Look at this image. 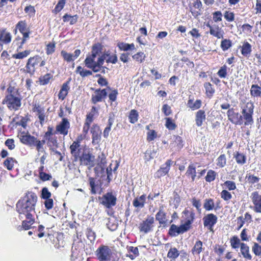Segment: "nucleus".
Segmentation results:
<instances>
[{"mask_svg": "<svg viewBox=\"0 0 261 261\" xmlns=\"http://www.w3.org/2000/svg\"><path fill=\"white\" fill-rule=\"evenodd\" d=\"M37 201V196L35 193L28 192L18 201L16 205V211L19 213L20 219L33 217L35 214V207Z\"/></svg>", "mask_w": 261, "mask_h": 261, "instance_id": "f257e3e1", "label": "nucleus"}, {"mask_svg": "<svg viewBox=\"0 0 261 261\" xmlns=\"http://www.w3.org/2000/svg\"><path fill=\"white\" fill-rule=\"evenodd\" d=\"M254 105L252 103L248 102L245 107L242 109V114L243 118L245 119V125H252L253 123V114Z\"/></svg>", "mask_w": 261, "mask_h": 261, "instance_id": "f03ea898", "label": "nucleus"}, {"mask_svg": "<svg viewBox=\"0 0 261 261\" xmlns=\"http://www.w3.org/2000/svg\"><path fill=\"white\" fill-rule=\"evenodd\" d=\"M6 103L8 108L12 110H17L21 105V98L9 94L6 96L3 101V103Z\"/></svg>", "mask_w": 261, "mask_h": 261, "instance_id": "7ed1b4c3", "label": "nucleus"}, {"mask_svg": "<svg viewBox=\"0 0 261 261\" xmlns=\"http://www.w3.org/2000/svg\"><path fill=\"white\" fill-rule=\"evenodd\" d=\"M98 200L100 204L107 208H110L116 204V196L113 194L112 192H107L102 197H99Z\"/></svg>", "mask_w": 261, "mask_h": 261, "instance_id": "20e7f679", "label": "nucleus"}, {"mask_svg": "<svg viewBox=\"0 0 261 261\" xmlns=\"http://www.w3.org/2000/svg\"><path fill=\"white\" fill-rule=\"evenodd\" d=\"M154 222V217L148 216L147 218L143 221L139 225V230L144 233H147L152 230L153 223Z\"/></svg>", "mask_w": 261, "mask_h": 261, "instance_id": "39448f33", "label": "nucleus"}, {"mask_svg": "<svg viewBox=\"0 0 261 261\" xmlns=\"http://www.w3.org/2000/svg\"><path fill=\"white\" fill-rule=\"evenodd\" d=\"M155 220L158 221L160 226L158 227H163L166 228L168 226V220L167 218V213L164 210L163 205H160L159 211L155 215Z\"/></svg>", "mask_w": 261, "mask_h": 261, "instance_id": "423d86ee", "label": "nucleus"}, {"mask_svg": "<svg viewBox=\"0 0 261 261\" xmlns=\"http://www.w3.org/2000/svg\"><path fill=\"white\" fill-rule=\"evenodd\" d=\"M95 253L99 261H106L109 259L111 251L108 246L101 245L97 248Z\"/></svg>", "mask_w": 261, "mask_h": 261, "instance_id": "0eeeda50", "label": "nucleus"}, {"mask_svg": "<svg viewBox=\"0 0 261 261\" xmlns=\"http://www.w3.org/2000/svg\"><path fill=\"white\" fill-rule=\"evenodd\" d=\"M41 57L38 55H36L33 57H30L27 62L25 66L27 73L31 75H33L35 72L36 66L41 61Z\"/></svg>", "mask_w": 261, "mask_h": 261, "instance_id": "6e6552de", "label": "nucleus"}, {"mask_svg": "<svg viewBox=\"0 0 261 261\" xmlns=\"http://www.w3.org/2000/svg\"><path fill=\"white\" fill-rule=\"evenodd\" d=\"M228 119L235 125H242L243 123V116L234 112L233 108L229 109L227 112Z\"/></svg>", "mask_w": 261, "mask_h": 261, "instance_id": "1a4fd4ad", "label": "nucleus"}, {"mask_svg": "<svg viewBox=\"0 0 261 261\" xmlns=\"http://www.w3.org/2000/svg\"><path fill=\"white\" fill-rule=\"evenodd\" d=\"M202 220L204 226L211 231H213V227L217 222V217L214 214L210 213L203 217Z\"/></svg>", "mask_w": 261, "mask_h": 261, "instance_id": "9d476101", "label": "nucleus"}, {"mask_svg": "<svg viewBox=\"0 0 261 261\" xmlns=\"http://www.w3.org/2000/svg\"><path fill=\"white\" fill-rule=\"evenodd\" d=\"M189 230L184 225L177 226L174 224H171L168 230V234L171 237H175L180 234L187 232Z\"/></svg>", "mask_w": 261, "mask_h": 261, "instance_id": "9b49d317", "label": "nucleus"}, {"mask_svg": "<svg viewBox=\"0 0 261 261\" xmlns=\"http://www.w3.org/2000/svg\"><path fill=\"white\" fill-rule=\"evenodd\" d=\"M95 156L90 152H83L81 156L80 164L85 166L93 167Z\"/></svg>", "mask_w": 261, "mask_h": 261, "instance_id": "f8f14e48", "label": "nucleus"}, {"mask_svg": "<svg viewBox=\"0 0 261 261\" xmlns=\"http://www.w3.org/2000/svg\"><path fill=\"white\" fill-rule=\"evenodd\" d=\"M108 95L106 89H97L95 91V94L92 95L91 97V102L93 104L101 102L102 99L106 97Z\"/></svg>", "mask_w": 261, "mask_h": 261, "instance_id": "ddd939ff", "label": "nucleus"}, {"mask_svg": "<svg viewBox=\"0 0 261 261\" xmlns=\"http://www.w3.org/2000/svg\"><path fill=\"white\" fill-rule=\"evenodd\" d=\"M70 128V123L66 118H63L62 121L56 126V130L60 134L66 136L68 133Z\"/></svg>", "mask_w": 261, "mask_h": 261, "instance_id": "4468645a", "label": "nucleus"}, {"mask_svg": "<svg viewBox=\"0 0 261 261\" xmlns=\"http://www.w3.org/2000/svg\"><path fill=\"white\" fill-rule=\"evenodd\" d=\"M252 201L254 205L253 210L256 213H261V195L257 191L252 193L251 195Z\"/></svg>", "mask_w": 261, "mask_h": 261, "instance_id": "2eb2a0df", "label": "nucleus"}, {"mask_svg": "<svg viewBox=\"0 0 261 261\" xmlns=\"http://www.w3.org/2000/svg\"><path fill=\"white\" fill-rule=\"evenodd\" d=\"M172 164V161L171 160H168L156 172L155 174V176L157 178H160L166 175L169 172Z\"/></svg>", "mask_w": 261, "mask_h": 261, "instance_id": "dca6fc26", "label": "nucleus"}, {"mask_svg": "<svg viewBox=\"0 0 261 261\" xmlns=\"http://www.w3.org/2000/svg\"><path fill=\"white\" fill-rule=\"evenodd\" d=\"M92 134V143L98 144L100 140V132L99 127L96 125H93L90 130Z\"/></svg>", "mask_w": 261, "mask_h": 261, "instance_id": "f3484780", "label": "nucleus"}, {"mask_svg": "<svg viewBox=\"0 0 261 261\" xmlns=\"http://www.w3.org/2000/svg\"><path fill=\"white\" fill-rule=\"evenodd\" d=\"M193 7L195 9H198V11L193 10V8L191 6H189L190 11L192 14V15L195 17L197 18L198 16L201 15V9L202 7V4L200 0H196L193 4Z\"/></svg>", "mask_w": 261, "mask_h": 261, "instance_id": "a211bd4d", "label": "nucleus"}, {"mask_svg": "<svg viewBox=\"0 0 261 261\" xmlns=\"http://www.w3.org/2000/svg\"><path fill=\"white\" fill-rule=\"evenodd\" d=\"M205 119L206 115L204 110H200L196 113L195 123L197 126H201Z\"/></svg>", "mask_w": 261, "mask_h": 261, "instance_id": "6ab92c4d", "label": "nucleus"}, {"mask_svg": "<svg viewBox=\"0 0 261 261\" xmlns=\"http://www.w3.org/2000/svg\"><path fill=\"white\" fill-rule=\"evenodd\" d=\"M194 98L189 96L187 106L188 108H190L192 110H195L201 108L202 105V101L200 99H197L193 102Z\"/></svg>", "mask_w": 261, "mask_h": 261, "instance_id": "aec40b11", "label": "nucleus"}, {"mask_svg": "<svg viewBox=\"0 0 261 261\" xmlns=\"http://www.w3.org/2000/svg\"><path fill=\"white\" fill-rule=\"evenodd\" d=\"M20 140L23 144L30 146L35 145V142H36V138L30 134L21 136Z\"/></svg>", "mask_w": 261, "mask_h": 261, "instance_id": "412c9836", "label": "nucleus"}, {"mask_svg": "<svg viewBox=\"0 0 261 261\" xmlns=\"http://www.w3.org/2000/svg\"><path fill=\"white\" fill-rule=\"evenodd\" d=\"M203 250L202 242L198 240L196 241L192 248L191 253L193 255H199Z\"/></svg>", "mask_w": 261, "mask_h": 261, "instance_id": "4be33fe9", "label": "nucleus"}, {"mask_svg": "<svg viewBox=\"0 0 261 261\" xmlns=\"http://www.w3.org/2000/svg\"><path fill=\"white\" fill-rule=\"evenodd\" d=\"M146 200V195L143 194L139 197L135 198L133 200V204L135 207L142 208L144 206Z\"/></svg>", "mask_w": 261, "mask_h": 261, "instance_id": "5701e85b", "label": "nucleus"}, {"mask_svg": "<svg viewBox=\"0 0 261 261\" xmlns=\"http://www.w3.org/2000/svg\"><path fill=\"white\" fill-rule=\"evenodd\" d=\"M240 251L245 258L248 260L252 259V256L249 253V247L247 244L242 243L241 244V247H240Z\"/></svg>", "mask_w": 261, "mask_h": 261, "instance_id": "b1692460", "label": "nucleus"}, {"mask_svg": "<svg viewBox=\"0 0 261 261\" xmlns=\"http://www.w3.org/2000/svg\"><path fill=\"white\" fill-rule=\"evenodd\" d=\"M18 30L20 33H24V32L28 30L27 23L25 20H20L15 25L14 29V33L16 34Z\"/></svg>", "mask_w": 261, "mask_h": 261, "instance_id": "393cba45", "label": "nucleus"}, {"mask_svg": "<svg viewBox=\"0 0 261 261\" xmlns=\"http://www.w3.org/2000/svg\"><path fill=\"white\" fill-rule=\"evenodd\" d=\"M114 118L113 116L110 115L109 117L108 124L106 127L105 128L103 135L104 138H107L109 135L111 129V126L114 123Z\"/></svg>", "mask_w": 261, "mask_h": 261, "instance_id": "a878e982", "label": "nucleus"}, {"mask_svg": "<svg viewBox=\"0 0 261 261\" xmlns=\"http://www.w3.org/2000/svg\"><path fill=\"white\" fill-rule=\"evenodd\" d=\"M195 218V214L193 211H191L190 214L187 217L186 221L184 223V225L189 230L192 227V224L194 222Z\"/></svg>", "mask_w": 261, "mask_h": 261, "instance_id": "bb28decb", "label": "nucleus"}, {"mask_svg": "<svg viewBox=\"0 0 261 261\" xmlns=\"http://www.w3.org/2000/svg\"><path fill=\"white\" fill-rule=\"evenodd\" d=\"M25 220L22 222V228L24 230H29L31 228V225L34 223L35 219L34 217H29L25 218Z\"/></svg>", "mask_w": 261, "mask_h": 261, "instance_id": "cd10ccee", "label": "nucleus"}, {"mask_svg": "<svg viewBox=\"0 0 261 261\" xmlns=\"http://www.w3.org/2000/svg\"><path fill=\"white\" fill-rule=\"evenodd\" d=\"M230 245L232 248L234 249H238L240 247H241V241L239 237L237 236H233L230 239Z\"/></svg>", "mask_w": 261, "mask_h": 261, "instance_id": "c85d7f7f", "label": "nucleus"}, {"mask_svg": "<svg viewBox=\"0 0 261 261\" xmlns=\"http://www.w3.org/2000/svg\"><path fill=\"white\" fill-rule=\"evenodd\" d=\"M204 88L205 90V94L208 98H211L215 92V89L210 83H205Z\"/></svg>", "mask_w": 261, "mask_h": 261, "instance_id": "c756f323", "label": "nucleus"}, {"mask_svg": "<svg viewBox=\"0 0 261 261\" xmlns=\"http://www.w3.org/2000/svg\"><path fill=\"white\" fill-rule=\"evenodd\" d=\"M203 207L207 211H211L214 209L215 203L212 198L205 199L204 200Z\"/></svg>", "mask_w": 261, "mask_h": 261, "instance_id": "7c9ffc66", "label": "nucleus"}, {"mask_svg": "<svg viewBox=\"0 0 261 261\" xmlns=\"http://www.w3.org/2000/svg\"><path fill=\"white\" fill-rule=\"evenodd\" d=\"M250 94L253 97H259L261 95V87L257 85H252L251 87Z\"/></svg>", "mask_w": 261, "mask_h": 261, "instance_id": "2f4dec72", "label": "nucleus"}, {"mask_svg": "<svg viewBox=\"0 0 261 261\" xmlns=\"http://www.w3.org/2000/svg\"><path fill=\"white\" fill-rule=\"evenodd\" d=\"M234 158H235L237 163L239 164L243 165L246 162V156L243 153L237 152L236 154L234 155Z\"/></svg>", "mask_w": 261, "mask_h": 261, "instance_id": "473e14b6", "label": "nucleus"}, {"mask_svg": "<svg viewBox=\"0 0 261 261\" xmlns=\"http://www.w3.org/2000/svg\"><path fill=\"white\" fill-rule=\"evenodd\" d=\"M251 219H252L251 215L250 214H249L248 213H246L245 214V218H244L242 216L239 217L237 218L238 223H239V221H241V224L239 226V227L238 228V229L239 230L241 227H242V226H243V225L245 223V220L246 221H251Z\"/></svg>", "mask_w": 261, "mask_h": 261, "instance_id": "72a5a7b5", "label": "nucleus"}, {"mask_svg": "<svg viewBox=\"0 0 261 261\" xmlns=\"http://www.w3.org/2000/svg\"><path fill=\"white\" fill-rule=\"evenodd\" d=\"M179 255V251L178 250L175 248V247H171L168 253H167V257L169 258H171L173 260H175L176 258H177Z\"/></svg>", "mask_w": 261, "mask_h": 261, "instance_id": "f704fd0d", "label": "nucleus"}, {"mask_svg": "<svg viewBox=\"0 0 261 261\" xmlns=\"http://www.w3.org/2000/svg\"><path fill=\"white\" fill-rule=\"evenodd\" d=\"M251 51V46L247 42H245L241 49V53L244 56H247Z\"/></svg>", "mask_w": 261, "mask_h": 261, "instance_id": "c9c22d12", "label": "nucleus"}, {"mask_svg": "<svg viewBox=\"0 0 261 261\" xmlns=\"http://www.w3.org/2000/svg\"><path fill=\"white\" fill-rule=\"evenodd\" d=\"M52 77L53 75L50 73H46L43 76H41L39 79L40 84L41 85H47Z\"/></svg>", "mask_w": 261, "mask_h": 261, "instance_id": "e433bc0d", "label": "nucleus"}, {"mask_svg": "<svg viewBox=\"0 0 261 261\" xmlns=\"http://www.w3.org/2000/svg\"><path fill=\"white\" fill-rule=\"evenodd\" d=\"M30 53V50H25L23 51L13 54L12 57L14 59H22L28 56Z\"/></svg>", "mask_w": 261, "mask_h": 261, "instance_id": "4c0bfd02", "label": "nucleus"}, {"mask_svg": "<svg viewBox=\"0 0 261 261\" xmlns=\"http://www.w3.org/2000/svg\"><path fill=\"white\" fill-rule=\"evenodd\" d=\"M232 46V42L229 39H225L221 41V48L223 51L228 50Z\"/></svg>", "mask_w": 261, "mask_h": 261, "instance_id": "58836bf2", "label": "nucleus"}, {"mask_svg": "<svg viewBox=\"0 0 261 261\" xmlns=\"http://www.w3.org/2000/svg\"><path fill=\"white\" fill-rule=\"evenodd\" d=\"M66 2V0H59L55 9L53 10V12L57 14L60 12L63 9Z\"/></svg>", "mask_w": 261, "mask_h": 261, "instance_id": "ea45409f", "label": "nucleus"}, {"mask_svg": "<svg viewBox=\"0 0 261 261\" xmlns=\"http://www.w3.org/2000/svg\"><path fill=\"white\" fill-rule=\"evenodd\" d=\"M216 175L217 173L215 171L212 170H208L205 177V180L208 182L214 181L216 178Z\"/></svg>", "mask_w": 261, "mask_h": 261, "instance_id": "a19ab883", "label": "nucleus"}, {"mask_svg": "<svg viewBox=\"0 0 261 261\" xmlns=\"http://www.w3.org/2000/svg\"><path fill=\"white\" fill-rule=\"evenodd\" d=\"M138 113L136 110H132L129 113V119L131 123H135L138 121Z\"/></svg>", "mask_w": 261, "mask_h": 261, "instance_id": "79ce46f5", "label": "nucleus"}, {"mask_svg": "<svg viewBox=\"0 0 261 261\" xmlns=\"http://www.w3.org/2000/svg\"><path fill=\"white\" fill-rule=\"evenodd\" d=\"M102 50V45L99 43H97L94 44L92 46L91 52L97 55H99L101 53Z\"/></svg>", "mask_w": 261, "mask_h": 261, "instance_id": "37998d69", "label": "nucleus"}, {"mask_svg": "<svg viewBox=\"0 0 261 261\" xmlns=\"http://www.w3.org/2000/svg\"><path fill=\"white\" fill-rule=\"evenodd\" d=\"M166 119V127L169 130H174L175 129L176 125L174 122H173L171 118L167 117Z\"/></svg>", "mask_w": 261, "mask_h": 261, "instance_id": "c03bdc74", "label": "nucleus"}, {"mask_svg": "<svg viewBox=\"0 0 261 261\" xmlns=\"http://www.w3.org/2000/svg\"><path fill=\"white\" fill-rule=\"evenodd\" d=\"M51 193L48 191L47 188L43 187L41 191V198L44 200L50 198Z\"/></svg>", "mask_w": 261, "mask_h": 261, "instance_id": "a18cd8bd", "label": "nucleus"}, {"mask_svg": "<svg viewBox=\"0 0 261 261\" xmlns=\"http://www.w3.org/2000/svg\"><path fill=\"white\" fill-rule=\"evenodd\" d=\"M86 236L87 239L90 241L91 243L94 242L95 240L96 234L91 228H88L87 229Z\"/></svg>", "mask_w": 261, "mask_h": 261, "instance_id": "49530a36", "label": "nucleus"}, {"mask_svg": "<svg viewBox=\"0 0 261 261\" xmlns=\"http://www.w3.org/2000/svg\"><path fill=\"white\" fill-rule=\"evenodd\" d=\"M61 54L64 60L67 62H70L74 60L73 58V54H72L68 53L65 50H62Z\"/></svg>", "mask_w": 261, "mask_h": 261, "instance_id": "de8ad7c7", "label": "nucleus"}, {"mask_svg": "<svg viewBox=\"0 0 261 261\" xmlns=\"http://www.w3.org/2000/svg\"><path fill=\"white\" fill-rule=\"evenodd\" d=\"M98 55H97L96 54H95L91 52V55L87 56L84 61V63L85 65L93 63L95 61V58Z\"/></svg>", "mask_w": 261, "mask_h": 261, "instance_id": "09e8293b", "label": "nucleus"}, {"mask_svg": "<svg viewBox=\"0 0 261 261\" xmlns=\"http://www.w3.org/2000/svg\"><path fill=\"white\" fill-rule=\"evenodd\" d=\"M133 59L137 61L142 63L145 60L146 55L143 52H138L132 56Z\"/></svg>", "mask_w": 261, "mask_h": 261, "instance_id": "8fccbe9b", "label": "nucleus"}, {"mask_svg": "<svg viewBox=\"0 0 261 261\" xmlns=\"http://www.w3.org/2000/svg\"><path fill=\"white\" fill-rule=\"evenodd\" d=\"M14 160L12 158H8L4 162V166L8 170L12 169L14 166L13 162Z\"/></svg>", "mask_w": 261, "mask_h": 261, "instance_id": "3c124183", "label": "nucleus"}, {"mask_svg": "<svg viewBox=\"0 0 261 261\" xmlns=\"http://www.w3.org/2000/svg\"><path fill=\"white\" fill-rule=\"evenodd\" d=\"M96 176H102L105 172V167L101 164H98L94 169Z\"/></svg>", "mask_w": 261, "mask_h": 261, "instance_id": "603ef678", "label": "nucleus"}, {"mask_svg": "<svg viewBox=\"0 0 261 261\" xmlns=\"http://www.w3.org/2000/svg\"><path fill=\"white\" fill-rule=\"evenodd\" d=\"M157 137V133L153 129L149 130L147 133V140L149 142L153 141Z\"/></svg>", "mask_w": 261, "mask_h": 261, "instance_id": "864d4df0", "label": "nucleus"}, {"mask_svg": "<svg viewBox=\"0 0 261 261\" xmlns=\"http://www.w3.org/2000/svg\"><path fill=\"white\" fill-rule=\"evenodd\" d=\"M227 66L226 65H224L220 67L217 72V74L221 78H225L227 75Z\"/></svg>", "mask_w": 261, "mask_h": 261, "instance_id": "5fc2aeb1", "label": "nucleus"}, {"mask_svg": "<svg viewBox=\"0 0 261 261\" xmlns=\"http://www.w3.org/2000/svg\"><path fill=\"white\" fill-rule=\"evenodd\" d=\"M226 163L225 155L223 154L220 155L217 159V165L220 167H223Z\"/></svg>", "mask_w": 261, "mask_h": 261, "instance_id": "6e6d98bb", "label": "nucleus"}, {"mask_svg": "<svg viewBox=\"0 0 261 261\" xmlns=\"http://www.w3.org/2000/svg\"><path fill=\"white\" fill-rule=\"evenodd\" d=\"M174 142L175 145L177 146L178 149H180L183 147V141L182 138L178 136H174Z\"/></svg>", "mask_w": 261, "mask_h": 261, "instance_id": "4d7b16f0", "label": "nucleus"}, {"mask_svg": "<svg viewBox=\"0 0 261 261\" xmlns=\"http://www.w3.org/2000/svg\"><path fill=\"white\" fill-rule=\"evenodd\" d=\"M192 203L193 206L195 207L199 213L201 212V203L200 200L197 199L195 197L192 198Z\"/></svg>", "mask_w": 261, "mask_h": 261, "instance_id": "13d9d810", "label": "nucleus"}, {"mask_svg": "<svg viewBox=\"0 0 261 261\" xmlns=\"http://www.w3.org/2000/svg\"><path fill=\"white\" fill-rule=\"evenodd\" d=\"M195 174H196V167L193 164H191L188 167L186 175L189 176Z\"/></svg>", "mask_w": 261, "mask_h": 261, "instance_id": "bf43d9fd", "label": "nucleus"}, {"mask_svg": "<svg viewBox=\"0 0 261 261\" xmlns=\"http://www.w3.org/2000/svg\"><path fill=\"white\" fill-rule=\"evenodd\" d=\"M221 197L225 201H228L232 198V195L226 190H223L221 193Z\"/></svg>", "mask_w": 261, "mask_h": 261, "instance_id": "052dcab7", "label": "nucleus"}, {"mask_svg": "<svg viewBox=\"0 0 261 261\" xmlns=\"http://www.w3.org/2000/svg\"><path fill=\"white\" fill-rule=\"evenodd\" d=\"M246 178H247L248 182L251 184L257 183L259 180V178L258 177L251 174L247 175Z\"/></svg>", "mask_w": 261, "mask_h": 261, "instance_id": "680f3d73", "label": "nucleus"}, {"mask_svg": "<svg viewBox=\"0 0 261 261\" xmlns=\"http://www.w3.org/2000/svg\"><path fill=\"white\" fill-rule=\"evenodd\" d=\"M252 251L256 256L261 255V246L257 243H254L252 247Z\"/></svg>", "mask_w": 261, "mask_h": 261, "instance_id": "e2e57ef3", "label": "nucleus"}, {"mask_svg": "<svg viewBox=\"0 0 261 261\" xmlns=\"http://www.w3.org/2000/svg\"><path fill=\"white\" fill-rule=\"evenodd\" d=\"M224 185L230 191L234 190L236 189V184L233 181L226 180L224 182Z\"/></svg>", "mask_w": 261, "mask_h": 261, "instance_id": "0e129e2a", "label": "nucleus"}, {"mask_svg": "<svg viewBox=\"0 0 261 261\" xmlns=\"http://www.w3.org/2000/svg\"><path fill=\"white\" fill-rule=\"evenodd\" d=\"M118 94V92L117 90L114 89L112 90L111 92L108 95L110 100L111 102L115 101L117 99Z\"/></svg>", "mask_w": 261, "mask_h": 261, "instance_id": "69168bd1", "label": "nucleus"}, {"mask_svg": "<svg viewBox=\"0 0 261 261\" xmlns=\"http://www.w3.org/2000/svg\"><path fill=\"white\" fill-rule=\"evenodd\" d=\"M11 41V35L10 33H6L4 34L3 37L2 38V43L8 44Z\"/></svg>", "mask_w": 261, "mask_h": 261, "instance_id": "338daca9", "label": "nucleus"}, {"mask_svg": "<svg viewBox=\"0 0 261 261\" xmlns=\"http://www.w3.org/2000/svg\"><path fill=\"white\" fill-rule=\"evenodd\" d=\"M44 204L46 209L49 210L53 207L54 201L51 198L45 199L44 202Z\"/></svg>", "mask_w": 261, "mask_h": 261, "instance_id": "774afa93", "label": "nucleus"}]
</instances>
